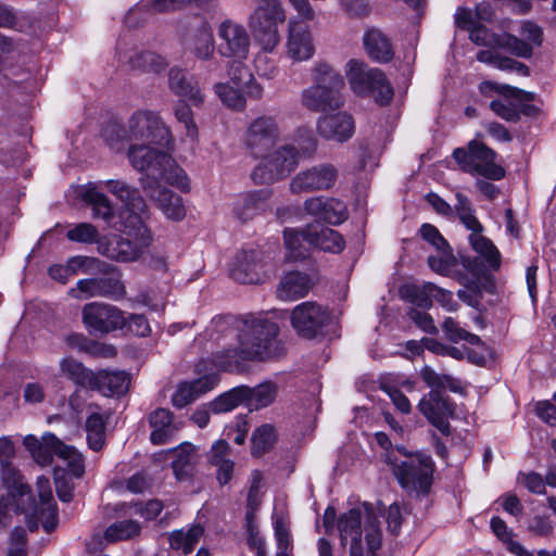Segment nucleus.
I'll use <instances>...</instances> for the list:
<instances>
[{"label":"nucleus","instance_id":"f257e3e1","mask_svg":"<svg viewBox=\"0 0 556 556\" xmlns=\"http://www.w3.org/2000/svg\"><path fill=\"white\" fill-rule=\"evenodd\" d=\"M278 333L276 323L247 316L239 329L238 348L217 351L212 355V363L220 370H232L244 361H265L274 355Z\"/></svg>","mask_w":556,"mask_h":556},{"label":"nucleus","instance_id":"f03ea898","mask_svg":"<svg viewBox=\"0 0 556 556\" xmlns=\"http://www.w3.org/2000/svg\"><path fill=\"white\" fill-rule=\"evenodd\" d=\"M151 146L149 143L131 146L128 151V159L132 167L142 173L139 178L142 189L146 178L164 179L165 184L176 187L182 192H188L190 184L185 170L167 153Z\"/></svg>","mask_w":556,"mask_h":556},{"label":"nucleus","instance_id":"7ed1b4c3","mask_svg":"<svg viewBox=\"0 0 556 556\" xmlns=\"http://www.w3.org/2000/svg\"><path fill=\"white\" fill-rule=\"evenodd\" d=\"M152 243V235L143 224L141 216L124 217L123 228L115 244L108 247L102 253L117 262L138 260Z\"/></svg>","mask_w":556,"mask_h":556},{"label":"nucleus","instance_id":"20e7f679","mask_svg":"<svg viewBox=\"0 0 556 556\" xmlns=\"http://www.w3.org/2000/svg\"><path fill=\"white\" fill-rule=\"evenodd\" d=\"M453 157L465 173L490 180L505 177L504 167L496 162L497 153L479 140H471L466 147L456 148Z\"/></svg>","mask_w":556,"mask_h":556},{"label":"nucleus","instance_id":"39448f33","mask_svg":"<svg viewBox=\"0 0 556 556\" xmlns=\"http://www.w3.org/2000/svg\"><path fill=\"white\" fill-rule=\"evenodd\" d=\"M386 460L404 489L424 493L429 491L434 471V464L430 456L417 453L406 455L405 459L399 460L388 454Z\"/></svg>","mask_w":556,"mask_h":556},{"label":"nucleus","instance_id":"423d86ee","mask_svg":"<svg viewBox=\"0 0 556 556\" xmlns=\"http://www.w3.org/2000/svg\"><path fill=\"white\" fill-rule=\"evenodd\" d=\"M345 74L352 90L358 96H370L381 105L392 100L393 89L381 70L370 68L357 60H350Z\"/></svg>","mask_w":556,"mask_h":556},{"label":"nucleus","instance_id":"0eeeda50","mask_svg":"<svg viewBox=\"0 0 556 556\" xmlns=\"http://www.w3.org/2000/svg\"><path fill=\"white\" fill-rule=\"evenodd\" d=\"M258 160V164L251 172V179L255 185H270L288 177L298 167L300 151L287 143Z\"/></svg>","mask_w":556,"mask_h":556},{"label":"nucleus","instance_id":"6e6552de","mask_svg":"<svg viewBox=\"0 0 556 556\" xmlns=\"http://www.w3.org/2000/svg\"><path fill=\"white\" fill-rule=\"evenodd\" d=\"M102 277L79 279L76 286L68 290V295L76 300L90 298H106L119 301L126 296V287L121 274L109 264V270Z\"/></svg>","mask_w":556,"mask_h":556},{"label":"nucleus","instance_id":"1a4fd4ad","mask_svg":"<svg viewBox=\"0 0 556 556\" xmlns=\"http://www.w3.org/2000/svg\"><path fill=\"white\" fill-rule=\"evenodd\" d=\"M286 12L281 4L257 5L249 20V26L263 49L273 51L279 43L278 26L285 23Z\"/></svg>","mask_w":556,"mask_h":556},{"label":"nucleus","instance_id":"9d476101","mask_svg":"<svg viewBox=\"0 0 556 556\" xmlns=\"http://www.w3.org/2000/svg\"><path fill=\"white\" fill-rule=\"evenodd\" d=\"M280 138V128L275 117L262 115L254 118L247 127L244 147L255 160L265 156L277 144Z\"/></svg>","mask_w":556,"mask_h":556},{"label":"nucleus","instance_id":"9b49d317","mask_svg":"<svg viewBox=\"0 0 556 556\" xmlns=\"http://www.w3.org/2000/svg\"><path fill=\"white\" fill-rule=\"evenodd\" d=\"M290 320L300 337L314 339L324 333L331 320V311L317 302L306 301L293 307Z\"/></svg>","mask_w":556,"mask_h":556},{"label":"nucleus","instance_id":"f8f14e48","mask_svg":"<svg viewBox=\"0 0 556 556\" xmlns=\"http://www.w3.org/2000/svg\"><path fill=\"white\" fill-rule=\"evenodd\" d=\"M128 138L143 143L166 146L170 132L161 117L151 111L135 112L128 122Z\"/></svg>","mask_w":556,"mask_h":556},{"label":"nucleus","instance_id":"ddd939ff","mask_svg":"<svg viewBox=\"0 0 556 556\" xmlns=\"http://www.w3.org/2000/svg\"><path fill=\"white\" fill-rule=\"evenodd\" d=\"M81 315L83 323L90 333H109L126 326L124 312L106 303H88L83 307Z\"/></svg>","mask_w":556,"mask_h":556},{"label":"nucleus","instance_id":"4468645a","mask_svg":"<svg viewBox=\"0 0 556 556\" xmlns=\"http://www.w3.org/2000/svg\"><path fill=\"white\" fill-rule=\"evenodd\" d=\"M417 408L442 434H451L448 419L455 416L456 406L448 395L442 392L429 391L420 399Z\"/></svg>","mask_w":556,"mask_h":556},{"label":"nucleus","instance_id":"2eb2a0df","mask_svg":"<svg viewBox=\"0 0 556 556\" xmlns=\"http://www.w3.org/2000/svg\"><path fill=\"white\" fill-rule=\"evenodd\" d=\"M217 35L219 38L217 50L222 56L233 60L247 59L250 36L241 24L226 20L218 25Z\"/></svg>","mask_w":556,"mask_h":556},{"label":"nucleus","instance_id":"dca6fc26","mask_svg":"<svg viewBox=\"0 0 556 556\" xmlns=\"http://www.w3.org/2000/svg\"><path fill=\"white\" fill-rule=\"evenodd\" d=\"M270 269L260 252L242 251L231 264L230 276L241 283H262L269 277Z\"/></svg>","mask_w":556,"mask_h":556},{"label":"nucleus","instance_id":"f3484780","mask_svg":"<svg viewBox=\"0 0 556 556\" xmlns=\"http://www.w3.org/2000/svg\"><path fill=\"white\" fill-rule=\"evenodd\" d=\"M316 52V45L311 27L295 18H290L286 42V55L292 62L311 60Z\"/></svg>","mask_w":556,"mask_h":556},{"label":"nucleus","instance_id":"a211bd4d","mask_svg":"<svg viewBox=\"0 0 556 556\" xmlns=\"http://www.w3.org/2000/svg\"><path fill=\"white\" fill-rule=\"evenodd\" d=\"M165 180L147 179L142 189L155 206L172 220H181L186 216V208L180 195L164 186Z\"/></svg>","mask_w":556,"mask_h":556},{"label":"nucleus","instance_id":"6ab92c4d","mask_svg":"<svg viewBox=\"0 0 556 556\" xmlns=\"http://www.w3.org/2000/svg\"><path fill=\"white\" fill-rule=\"evenodd\" d=\"M337 169L330 164H320L296 174L290 181L293 193H306L331 188L337 180Z\"/></svg>","mask_w":556,"mask_h":556},{"label":"nucleus","instance_id":"aec40b11","mask_svg":"<svg viewBox=\"0 0 556 556\" xmlns=\"http://www.w3.org/2000/svg\"><path fill=\"white\" fill-rule=\"evenodd\" d=\"M15 456V447L14 443L9 437L0 438V469H1V479L4 486L8 490L10 497H15L16 495L24 496L29 495V485L24 482V478L16 469L12 459Z\"/></svg>","mask_w":556,"mask_h":556},{"label":"nucleus","instance_id":"412c9836","mask_svg":"<svg viewBox=\"0 0 556 556\" xmlns=\"http://www.w3.org/2000/svg\"><path fill=\"white\" fill-rule=\"evenodd\" d=\"M342 90L327 85H312L301 91L300 104L313 113L339 110L344 105Z\"/></svg>","mask_w":556,"mask_h":556},{"label":"nucleus","instance_id":"4be33fe9","mask_svg":"<svg viewBox=\"0 0 556 556\" xmlns=\"http://www.w3.org/2000/svg\"><path fill=\"white\" fill-rule=\"evenodd\" d=\"M316 131L326 140L338 143L346 142L355 132L354 118L346 112L319 116L316 122Z\"/></svg>","mask_w":556,"mask_h":556},{"label":"nucleus","instance_id":"5701e85b","mask_svg":"<svg viewBox=\"0 0 556 556\" xmlns=\"http://www.w3.org/2000/svg\"><path fill=\"white\" fill-rule=\"evenodd\" d=\"M182 46L186 52L192 54L200 61L211 60L216 46L211 26L200 20L192 29L182 38Z\"/></svg>","mask_w":556,"mask_h":556},{"label":"nucleus","instance_id":"b1692460","mask_svg":"<svg viewBox=\"0 0 556 556\" xmlns=\"http://www.w3.org/2000/svg\"><path fill=\"white\" fill-rule=\"evenodd\" d=\"M304 211L318 220L340 225L348 218L346 205L334 198L312 197L304 201Z\"/></svg>","mask_w":556,"mask_h":556},{"label":"nucleus","instance_id":"393cba45","mask_svg":"<svg viewBox=\"0 0 556 556\" xmlns=\"http://www.w3.org/2000/svg\"><path fill=\"white\" fill-rule=\"evenodd\" d=\"M337 527L341 545L344 547L350 542L351 556H363L362 551V511L352 508L338 517Z\"/></svg>","mask_w":556,"mask_h":556},{"label":"nucleus","instance_id":"a878e982","mask_svg":"<svg viewBox=\"0 0 556 556\" xmlns=\"http://www.w3.org/2000/svg\"><path fill=\"white\" fill-rule=\"evenodd\" d=\"M270 197L271 191L267 189L244 192L233 202L232 212L238 219L250 220L266 210Z\"/></svg>","mask_w":556,"mask_h":556},{"label":"nucleus","instance_id":"bb28decb","mask_svg":"<svg viewBox=\"0 0 556 556\" xmlns=\"http://www.w3.org/2000/svg\"><path fill=\"white\" fill-rule=\"evenodd\" d=\"M118 59L123 65L134 71L160 73L168 65L163 56L147 50L118 51Z\"/></svg>","mask_w":556,"mask_h":556},{"label":"nucleus","instance_id":"cd10ccee","mask_svg":"<svg viewBox=\"0 0 556 556\" xmlns=\"http://www.w3.org/2000/svg\"><path fill=\"white\" fill-rule=\"evenodd\" d=\"M313 287L311 277L301 271L286 273L276 289L278 299L282 301H295L304 298Z\"/></svg>","mask_w":556,"mask_h":556},{"label":"nucleus","instance_id":"c85d7f7f","mask_svg":"<svg viewBox=\"0 0 556 556\" xmlns=\"http://www.w3.org/2000/svg\"><path fill=\"white\" fill-rule=\"evenodd\" d=\"M91 390L99 391L104 396L124 395L129 388L130 378L125 371L100 370L94 372Z\"/></svg>","mask_w":556,"mask_h":556},{"label":"nucleus","instance_id":"c756f323","mask_svg":"<svg viewBox=\"0 0 556 556\" xmlns=\"http://www.w3.org/2000/svg\"><path fill=\"white\" fill-rule=\"evenodd\" d=\"M29 495L31 500H29L27 495H24L23 497L20 495L11 497L15 502L16 511H34L35 515L41 520L43 529L47 532L52 531L55 528L58 521V509L55 503L53 501H49L40 503V506L37 507L30 490Z\"/></svg>","mask_w":556,"mask_h":556},{"label":"nucleus","instance_id":"7c9ffc66","mask_svg":"<svg viewBox=\"0 0 556 556\" xmlns=\"http://www.w3.org/2000/svg\"><path fill=\"white\" fill-rule=\"evenodd\" d=\"M109 191L125 206L128 215H139L146 212V201L139 190L124 180H106Z\"/></svg>","mask_w":556,"mask_h":556},{"label":"nucleus","instance_id":"2f4dec72","mask_svg":"<svg viewBox=\"0 0 556 556\" xmlns=\"http://www.w3.org/2000/svg\"><path fill=\"white\" fill-rule=\"evenodd\" d=\"M243 396V403L250 410H258L271 405L279 391V387L271 380H266L251 388L240 386Z\"/></svg>","mask_w":556,"mask_h":556},{"label":"nucleus","instance_id":"473e14b6","mask_svg":"<svg viewBox=\"0 0 556 556\" xmlns=\"http://www.w3.org/2000/svg\"><path fill=\"white\" fill-rule=\"evenodd\" d=\"M169 89L182 100L190 101L194 106H200L204 102V96L191 78H188L184 70L173 67L168 72Z\"/></svg>","mask_w":556,"mask_h":556},{"label":"nucleus","instance_id":"72a5a7b5","mask_svg":"<svg viewBox=\"0 0 556 556\" xmlns=\"http://www.w3.org/2000/svg\"><path fill=\"white\" fill-rule=\"evenodd\" d=\"M217 382L216 376H203L191 382H182L172 396V403L182 408L193 402L199 395L212 390Z\"/></svg>","mask_w":556,"mask_h":556},{"label":"nucleus","instance_id":"f704fd0d","mask_svg":"<svg viewBox=\"0 0 556 556\" xmlns=\"http://www.w3.org/2000/svg\"><path fill=\"white\" fill-rule=\"evenodd\" d=\"M149 424L152 428L150 440L155 445L169 442L179 430V427L173 422L172 413L165 408H159L151 413Z\"/></svg>","mask_w":556,"mask_h":556},{"label":"nucleus","instance_id":"c9c22d12","mask_svg":"<svg viewBox=\"0 0 556 556\" xmlns=\"http://www.w3.org/2000/svg\"><path fill=\"white\" fill-rule=\"evenodd\" d=\"M367 54L377 62H388L393 56L389 38L379 28H369L363 36Z\"/></svg>","mask_w":556,"mask_h":556},{"label":"nucleus","instance_id":"e433bc0d","mask_svg":"<svg viewBox=\"0 0 556 556\" xmlns=\"http://www.w3.org/2000/svg\"><path fill=\"white\" fill-rule=\"evenodd\" d=\"M81 197L91 206L93 217L101 218L108 224L112 222L114 207L98 184L91 182L85 186Z\"/></svg>","mask_w":556,"mask_h":556},{"label":"nucleus","instance_id":"4c0bfd02","mask_svg":"<svg viewBox=\"0 0 556 556\" xmlns=\"http://www.w3.org/2000/svg\"><path fill=\"white\" fill-rule=\"evenodd\" d=\"M308 245L325 252L340 253L345 245L342 236L328 227L308 226Z\"/></svg>","mask_w":556,"mask_h":556},{"label":"nucleus","instance_id":"58836bf2","mask_svg":"<svg viewBox=\"0 0 556 556\" xmlns=\"http://www.w3.org/2000/svg\"><path fill=\"white\" fill-rule=\"evenodd\" d=\"M175 459L172 463V468L177 480H188L194 469L195 464V448L190 443H182L173 450Z\"/></svg>","mask_w":556,"mask_h":556},{"label":"nucleus","instance_id":"ea45409f","mask_svg":"<svg viewBox=\"0 0 556 556\" xmlns=\"http://www.w3.org/2000/svg\"><path fill=\"white\" fill-rule=\"evenodd\" d=\"M108 414L98 410L89 413L86 420L87 443L92 451H100L105 444V426L109 419Z\"/></svg>","mask_w":556,"mask_h":556},{"label":"nucleus","instance_id":"a19ab883","mask_svg":"<svg viewBox=\"0 0 556 556\" xmlns=\"http://www.w3.org/2000/svg\"><path fill=\"white\" fill-rule=\"evenodd\" d=\"M477 60L501 71L516 72L522 76H529V67L511 58L504 56L494 50H480L477 53Z\"/></svg>","mask_w":556,"mask_h":556},{"label":"nucleus","instance_id":"79ce46f5","mask_svg":"<svg viewBox=\"0 0 556 556\" xmlns=\"http://www.w3.org/2000/svg\"><path fill=\"white\" fill-rule=\"evenodd\" d=\"M308 227L302 231L296 229H286L283 231L285 245L287 249L286 257L290 261H298L307 256L308 245Z\"/></svg>","mask_w":556,"mask_h":556},{"label":"nucleus","instance_id":"37998d69","mask_svg":"<svg viewBox=\"0 0 556 556\" xmlns=\"http://www.w3.org/2000/svg\"><path fill=\"white\" fill-rule=\"evenodd\" d=\"M60 371L76 384L90 389L94 380V371L72 356L63 357L59 364Z\"/></svg>","mask_w":556,"mask_h":556},{"label":"nucleus","instance_id":"c03bdc74","mask_svg":"<svg viewBox=\"0 0 556 556\" xmlns=\"http://www.w3.org/2000/svg\"><path fill=\"white\" fill-rule=\"evenodd\" d=\"M71 276L79 273L87 275L105 274L109 270V264L91 256L76 255L72 256L64 264Z\"/></svg>","mask_w":556,"mask_h":556},{"label":"nucleus","instance_id":"a18cd8bd","mask_svg":"<svg viewBox=\"0 0 556 556\" xmlns=\"http://www.w3.org/2000/svg\"><path fill=\"white\" fill-rule=\"evenodd\" d=\"M203 534L201 526H192L187 530H175L169 534V545L173 549H181L184 554L191 553Z\"/></svg>","mask_w":556,"mask_h":556},{"label":"nucleus","instance_id":"49530a36","mask_svg":"<svg viewBox=\"0 0 556 556\" xmlns=\"http://www.w3.org/2000/svg\"><path fill=\"white\" fill-rule=\"evenodd\" d=\"M420 377L427 387L430 388V391L445 393L446 389L453 392H458L460 390L458 380L450 375L439 374L430 366H425L420 369Z\"/></svg>","mask_w":556,"mask_h":556},{"label":"nucleus","instance_id":"de8ad7c7","mask_svg":"<svg viewBox=\"0 0 556 556\" xmlns=\"http://www.w3.org/2000/svg\"><path fill=\"white\" fill-rule=\"evenodd\" d=\"M469 242L472 249L484 257L492 269H498L501 265V254L493 242L482 236V231L470 233Z\"/></svg>","mask_w":556,"mask_h":556},{"label":"nucleus","instance_id":"09e8293b","mask_svg":"<svg viewBox=\"0 0 556 556\" xmlns=\"http://www.w3.org/2000/svg\"><path fill=\"white\" fill-rule=\"evenodd\" d=\"M141 533V525L135 520H119L110 525L105 532L104 538L111 542L132 540Z\"/></svg>","mask_w":556,"mask_h":556},{"label":"nucleus","instance_id":"8fccbe9b","mask_svg":"<svg viewBox=\"0 0 556 556\" xmlns=\"http://www.w3.org/2000/svg\"><path fill=\"white\" fill-rule=\"evenodd\" d=\"M432 288L435 285L432 282H424L422 285H407L402 290V296L407 299L412 304L421 308H429L432 306L433 293Z\"/></svg>","mask_w":556,"mask_h":556},{"label":"nucleus","instance_id":"3c124183","mask_svg":"<svg viewBox=\"0 0 556 556\" xmlns=\"http://www.w3.org/2000/svg\"><path fill=\"white\" fill-rule=\"evenodd\" d=\"M314 85H327L329 88L342 90L344 87V79L333 66L325 61L317 62L313 70Z\"/></svg>","mask_w":556,"mask_h":556},{"label":"nucleus","instance_id":"603ef678","mask_svg":"<svg viewBox=\"0 0 556 556\" xmlns=\"http://www.w3.org/2000/svg\"><path fill=\"white\" fill-rule=\"evenodd\" d=\"M277 434L274 426L265 424L256 428L252 434L251 453L260 457L268 452L276 442Z\"/></svg>","mask_w":556,"mask_h":556},{"label":"nucleus","instance_id":"864d4df0","mask_svg":"<svg viewBox=\"0 0 556 556\" xmlns=\"http://www.w3.org/2000/svg\"><path fill=\"white\" fill-rule=\"evenodd\" d=\"M214 91L220 101L228 108L242 110L245 106L243 89L230 83H217Z\"/></svg>","mask_w":556,"mask_h":556},{"label":"nucleus","instance_id":"5fc2aeb1","mask_svg":"<svg viewBox=\"0 0 556 556\" xmlns=\"http://www.w3.org/2000/svg\"><path fill=\"white\" fill-rule=\"evenodd\" d=\"M494 42L500 48L507 50L509 53L518 58L529 59L533 54V47L531 43L526 42L515 35L505 34L503 36H497Z\"/></svg>","mask_w":556,"mask_h":556},{"label":"nucleus","instance_id":"6e6d98bb","mask_svg":"<svg viewBox=\"0 0 556 556\" xmlns=\"http://www.w3.org/2000/svg\"><path fill=\"white\" fill-rule=\"evenodd\" d=\"M241 404L244 403L241 387L239 386L228 392L223 393L214 401L208 403V409L213 414H220L230 412Z\"/></svg>","mask_w":556,"mask_h":556},{"label":"nucleus","instance_id":"4d7b16f0","mask_svg":"<svg viewBox=\"0 0 556 556\" xmlns=\"http://www.w3.org/2000/svg\"><path fill=\"white\" fill-rule=\"evenodd\" d=\"M163 510V504L159 500H150L147 503H130L122 504L121 511L125 515H139L146 520H152L156 518Z\"/></svg>","mask_w":556,"mask_h":556},{"label":"nucleus","instance_id":"13d9d810","mask_svg":"<svg viewBox=\"0 0 556 556\" xmlns=\"http://www.w3.org/2000/svg\"><path fill=\"white\" fill-rule=\"evenodd\" d=\"M63 442L51 432H46L42 435V443L40 448L37 451L38 455L31 457L41 466L49 465L52 462L53 454L59 457L60 447Z\"/></svg>","mask_w":556,"mask_h":556},{"label":"nucleus","instance_id":"bf43d9fd","mask_svg":"<svg viewBox=\"0 0 556 556\" xmlns=\"http://www.w3.org/2000/svg\"><path fill=\"white\" fill-rule=\"evenodd\" d=\"M442 329L448 341L459 342L466 341L471 345H480L482 341L479 336L473 334L458 326V324L452 318L446 317L443 321Z\"/></svg>","mask_w":556,"mask_h":556},{"label":"nucleus","instance_id":"052dcab7","mask_svg":"<svg viewBox=\"0 0 556 556\" xmlns=\"http://www.w3.org/2000/svg\"><path fill=\"white\" fill-rule=\"evenodd\" d=\"M59 458L66 463L68 470L75 478L84 476L85 459L75 447L63 443L59 451Z\"/></svg>","mask_w":556,"mask_h":556},{"label":"nucleus","instance_id":"680f3d73","mask_svg":"<svg viewBox=\"0 0 556 556\" xmlns=\"http://www.w3.org/2000/svg\"><path fill=\"white\" fill-rule=\"evenodd\" d=\"M176 119L184 125L186 135L194 140L198 137V127L193 118V112L186 100H179L174 106Z\"/></svg>","mask_w":556,"mask_h":556},{"label":"nucleus","instance_id":"e2e57ef3","mask_svg":"<svg viewBox=\"0 0 556 556\" xmlns=\"http://www.w3.org/2000/svg\"><path fill=\"white\" fill-rule=\"evenodd\" d=\"M66 238L73 242L90 244L97 242L99 231L92 224L80 223L66 232Z\"/></svg>","mask_w":556,"mask_h":556},{"label":"nucleus","instance_id":"0e129e2a","mask_svg":"<svg viewBox=\"0 0 556 556\" xmlns=\"http://www.w3.org/2000/svg\"><path fill=\"white\" fill-rule=\"evenodd\" d=\"M7 556H27V538L23 528H15L10 533Z\"/></svg>","mask_w":556,"mask_h":556},{"label":"nucleus","instance_id":"69168bd1","mask_svg":"<svg viewBox=\"0 0 556 556\" xmlns=\"http://www.w3.org/2000/svg\"><path fill=\"white\" fill-rule=\"evenodd\" d=\"M424 240L429 242L439 252L450 249L447 241L443 238L437 227L431 224H422L419 230Z\"/></svg>","mask_w":556,"mask_h":556},{"label":"nucleus","instance_id":"338daca9","mask_svg":"<svg viewBox=\"0 0 556 556\" xmlns=\"http://www.w3.org/2000/svg\"><path fill=\"white\" fill-rule=\"evenodd\" d=\"M228 83L243 89L247 83L251 80L252 73L241 63V60H233V63L228 70Z\"/></svg>","mask_w":556,"mask_h":556},{"label":"nucleus","instance_id":"774afa93","mask_svg":"<svg viewBox=\"0 0 556 556\" xmlns=\"http://www.w3.org/2000/svg\"><path fill=\"white\" fill-rule=\"evenodd\" d=\"M231 447L226 440L216 441L207 453V460L212 466L222 464L230 458Z\"/></svg>","mask_w":556,"mask_h":556}]
</instances>
